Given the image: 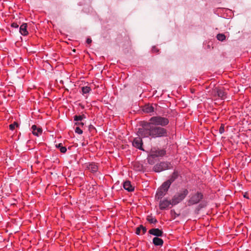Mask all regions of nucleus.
Returning <instances> with one entry per match:
<instances>
[{
	"label": "nucleus",
	"instance_id": "20e7f679",
	"mask_svg": "<svg viewBox=\"0 0 251 251\" xmlns=\"http://www.w3.org/2000/svg\"><path fill=\"white\" fill-rule=\"evenodd\" d=\"M168 164L166 162H163L156 164L153 167V170L155 172H160L168 169Z\"/></svg>",
	"mask_w": 251,
	"mask_h": 251
},
{
	"label": "nucleus",
	"instance_id": "5701e85b",
	"mask_svg": "<svg viewBox=\"0 0 251 251\" xmlns=\"http://www.w3.org/2000/svg\"><path fill=\"white\" fill-rule=\"evenodd\" d=\"M81 90L83 95H84L89 93L90 91L91 90V89L90 88V87L85 86L82 87Z\"/></svg>",
	"mask_w": 251,
	"mask_h": 251
},
{
	"label": "nucleus",
	"instance_id": "2eb2a0df",
	"mask_svg": "<svg viewBox=\"0 0 251 251\" xmlns=\"http://www.w3.org/2000/svg\"><path fill=\"white\" fill-rule=\"evenodd\" d=\"M171 184L172 183L171 182L168 180L161 185V186L160 187V188L161 190H163L166 192H167Z\"/></svg>",
	"mask_w": 251,
	"mask_h": 251
},
{
	"label": "nucleus",
	"instance_id": "f8f14e48",
	"mask_svg": "<svg viewBox=\"0 0 251 251\" xmlns=\"http://www.w3.org/2000/svg\"><path fill=\"white\" fill-rule=\"evenodd\" d=\"M86 167L88 170H89L93 173L97 172L98 170V167L97 165L93 162L87 164Z\"/></svg>",
	"mask_w": 251,
	"mask_h": 251
},
{
	"label": "nucleus",
	"instance_id": "0eeeda50",
	"mask_svg": "<svg viewBox=\"0 0 251 251\" xmlns=\"http://www.w3.org/2000/svg\"><path fill=\"white\" fill-rule=\"evenodd\" d=\"M170 205H172V200L169 201L166 199L160 200L159 202V208L161 210H165L168 208Z\"/></svg>",
	"mask_w": 251,
	"mask_h": 251
},
{
	"label": "nucleus",
	"instance_id": "423d86ee",
	"mask_svg": "<svg viewBox=\"0 0 251 251\" xmlns=\"http://www.w3.org/2000/svg\"><path fill=\"white\" fill-rule=\"evenodd\" d=\"M151 156H154L156 158L160 156H163L166 154V151L164 149H153L151 150Z\"/></svg>",
	"mask_w": 251,
	"mask_h": 251
},
{
	"label": "nucleus",
	"instance_id": "aec40b11",
	"mask_svg": "<svg viewBox=\"0 0 251 251\" xmlns=\"http://www.w3.org/2000/svg\"><path fill=\"white\" fill-rule=\"evenodd\" d=\"M74 118L75 121L79 122L81 121L84 119H85L86 116L84 114H82L81 115H75Z\"/></svg>",
	"mask_w": 251,
	"mask_h": 251
},
{
	"label": "nucleus",
	"instance_id": "72a5a7b5",
	"mask_svg": "<svg viewBox=\"0 0 251 251\" xmlns=\"http://www.w3.org/2000/svg\"><path fill=\"white\" fill-rule=\"evenodd\" d=\"M247 194H245L244 195V197H245V198H249L248 197H247Z\"/></svg>",
	"mask_w": 251,
	"mask_h": 251
},
{
	"label": "nucleus",
	"instance_id": "7ed1b4c3",
	"mask_svg": "<svg viewBox=\"0 0 251 251\" xmlns=\"http://www.w3.org/2000/svg\"><path fill=\"white\" fill-rule=\"evenodd\" d=\"M203 198V194L200 192H197L194 194H191L189 196V199L188 201V205L189 206L193 205L199 203Z\"/></svg>",
	"mask_w": 251,
	"mask_h": 251
},
{
	"label": "nucleus",
	"instance_id": "412c9836",
	"mask_svg": "<svg viewBox=\"0 0 251 251\" xmlns=\"http://www.w3.org/2000/svg\"><path fill=\"white\" fill-rule=\"evenodd\" d=\"M147 220L148 222H149L151 224H155L157 223V220L152 216H148L147 218Z\"/></svg>",
	"mask_w": 251,
	"mask_h": 251
},
{
	"label": "nucleus",
	"instance_id": "ddd939ff",
	"mask_svg": "<svg viewBox=\"0 0 251 251\" xmlns=\"http://www.w3.org/2000/svg\"><path fill=\"white\" fill-rule=\"evenodd\" d=\"M27 24H23L20 27V33L23 35L25 36L27 35L28 33L27 30Z\"/></svg>",
	"mask_w": 251,
	"mask_h": 251
},
{
	"label": "nucleus",
	"instance_id": "f3484780",
	"mask_svg": "<svg viewBox=\"0 0 251 251\" xmlns=\"http://www.w3.org/2000/svg\"><path fill=\"white\" fill-rule=\"evenodd\" d=\"M143 110L144 112L149 113L153 112L154 108L152 105L146 104L143 107Z\"/></svg>",
	"mask_w": 251,
	"mask_h": 251
},
{
	"label": "nucleus",
	"instance_id": "9d476101",
	"mask_svg": "<svg viewBox=\"0 0 251 251\" xmlns=\"http://www.w3.org/2000/svg\"><path fill=\"white\" fill-rule=\"evenodd\" d=\"M123 187L128 192H132L134 190V187L131 185L130 181L128 180L124 182Z\"/></svg>",
	"mask_w": 251,
	"mask_h": 251
},
{
	"label": "nucleus",
	"instance_id": "6e6552de",
	"mask_svg": "<svg viewBox=\"0 0 251 251\" xmlns=\"http://www.w3.org/2000/svg\"><path fill=\"white\" fill-rule=\"evenodd\" d=\"M149 233L156 236L155 237H162L163 234V231L159 228H151L149 230Z\"/></svg>",
	"mask_w": 251,
	"mask_h": 251
},
{
	"label": "nucleus",
	"instance_id": "39448f33",
	"mask_svg": "<svg viewBox=\"0 0 251 251\" xmlns=\"http://www.w3.org/2000/svg\"><path fill=\"white\" fill-rule=\"evenodd\" d=\"M139 137H136L134 139L132 142V145L134 147L140 150L144 151V149L142 147L143 145V141L141 138H143L141 136H139Z\"/></svg>",
	"mask_w": 251,
	"mask_h": 251
},
{
	"label": "nucleus",
	"instance_id": "bb28decb",
	"mask_svg": "<svg viewBox=\"0 0 251 251\" xmlns=\"http://www.w3.org/2000/svg\"><path fill=\"white\" fill-rule=\"evenodd\" d=\"M139 228H141V230L143 232V234H145L147 231V228L145 226H144L143 225H140L139 226Z\"/></svg>",
	"mask_w": 251,
	"mask_h": 251
},
{
	"label": "nucleus",
	"instance_id": "f257e3e1",
	"mask_svg": "<svg viewBox=\"0 0 251 251\" xmlns=\"http://www.w3.org/2000/svg\"><path fill=\"white\" fill-rule=\"evenodd\" d=\"M169 120L168 118L161 116L151 117L149 121H144L142 127L139 128L137 135L143 137L156 138L165 137L168 136V131L164 128L168 125Z\"/></svg>",
	"mask_w": 251,
	"mask_h": 251
},
{
	"label": "nucleus",
	"instance_id": "4be33fe9",
	"mask_svg": "<svg viewBox=\"0 0 251 251\" xmlns=\"http://www.w3.org/2000/svg\"><path fill=\"white\" fill-rule=\"evenodd\" d=\"M155 157L154 156H151V153L150 152V154L148 155L147 158L148 162L150 164H153L154 163V159L155 158Z\"/></svg>",
	"mask_w": 251,
	"mask_h": 251
},
{
	"label": "nucleus",
	"instance_id": "6ab92c4d",
	"mask_svg": "<svg viewBox=\"0 0 251 251\" xmlns=\"http://www.w3.org/2000/svg\"><path fill=\"white\" fill-rule=\"evenodd\" d=\"M56 147L57 148L59 149V150L62 153H65L67 151V149L65 147H63L62 146V143H59L58 144L56 145Z\"/></svg>",
	"mask_w": 251,
	"mask_h": 251
},
{
	"label": "nucleus",
	"instance_id": "9b49d317",
	"mask_svg": "<svg viewBox=\"0 0 251 251\" xmlns=\"http://www.w3.org/2000/svg\"><path fill=\"white\" fill-rule=\"evenodd\" d=\"M166 193L167 192L164 190H161L160 188H158L155 195V200L157 201L161 200L166 195Z\"/></svg>",
	"mask_w": 251,
	"mask_h": 251
},
{
	"label": "nucleus",
	"instance_id": "c756f323",
	"mask_svg": "<svg viewBox=\"0 0 251 251\" xmlns=\"http://www.w3.org/2000/svg\"><path fill=\"white\" fill-rule=\"evenodd\" d=\"M11 27H12L13 28H18L19 27V25L16 23H13L11 24Z\"/></svg>",
	"mask_w": 251,
	"mask_h": 251
},
{
	"label": "nucleus",
	"instance_id": "473e14b6",
	"mask_svg": "<svg viewBox=\"0 0 251 251\" xmlns=\"http://www.w3.org/2000/svg\"><path fill=\"white\" fill-rule=\"evenodd\" d=\"M92 42V40L90 38H87L86 40V43L88 44H90Z\"/></svg>",
	"mask_w": 251,
	"mask_h": 251
},
{
	"label": "nucleus",
	"instance_id": "4468645a",
	"mask_svg": "<svg viewBox=\"0 0 251 251\" xmlns=\"http://www.w3.org/2000/svg\"><path fill=\"white\" fill-rule=\"evenodd\" d=\"M153 244L156 246H162L163 244V240L158 237H154L152 239Z\"/></svg>",
	"mask_w": 251,
	"mask_h": 251
},
{
	"label": "nucleus",
	"instance_id": "1a4fd4ad",
	"mask_svg": "<svg viewBox=\"0 0 251 251\" xmlns=\"http://www.w3.org/2000/svg\"><path fill=\"white\" fill-rule=\"evenodd\" d=\"M32 132L33 135L39 136L42 133V129L41 128L37 127L36 125H33L31 127Z\"/></svg>",
	"mask_w": 251,
	"mask_h": 251
},
{
	"label": "nucleus",
	"instance_id": "7c9ffc66",
	"mask_svg": "<svg viewBox=\"0 0 251 251\" xmlns=\"http://www.w3.org/2000/svg\"><path fill=\"white\" fill-rule=\"evenodd\" d=\"M152 51L153 52H158V50H157L155 47H153L152 49Z\"/></svg>",
	"mask_w": 251,
	"mask_h": 251
},
{
	"label": "nucleus",
	"instance_id": "f03ea898",
	"mask_svg": "<svg viewBox=\"0 0 251 251\" xmlns=\"http://www.w3.org/2000/svg\"><path fill=\"white\" fill-rule=\"evenodd\" d=\"M188 193L189 192L187 189H183L180 191L179 192L175 195L172 198V205H175L179 203L185 198V197L188 195Z\"/></svg>",
	"mask_w": 251,
	"mask_h": 251
},
{
	"label": "nucleus",
	"instance_id": "dca6fc26",
	"mask_svg": "<svg viewBox=\"0 0 251 251\" xmlns=\"http://www.w3.org/2000/svg\"><path fill=\"white\" fill-rule=\"evenodd\" d=\"M217 94L218 97L221 100H225L226 98V94L223 89H218L217 90Z\"/></svg>",
	"mask_w": 251,
	"mask_h": 251
},
{
	"label": "nucleus",
	"instance_id": "cd10ccee",
	"mask_svg": "<svg viewBox=\"0 0 251 251\" xmlns=\"http://www.w3.org/2000/svg\"><path fill=\"white\" fill-rule=\"evenodd\" d=\"M224 131H225L224 126L223 125H222L219 128V132L220 134H222L224 132Z\"/></svg>",
	"mask_w": 251,
	"mask_h": 251
},
{
	"label": "nucleus",
	"instance_id": "c85d7f7f",
	"mask_svg": "<svg viewBox=\"0 0 251 251\" xmlns=\"http://www.w3.org/2000/svg\"><path fill=\"white\" fill-rule=\"evenodd\" d=\"M141 230V228H139V226L137 227L136 229V234L137 235H140Z\"/></svg>",
	"mask_w": 251,
	"mask_h": 251
},
{
	"label": "nucleus",
	"instance_id": "a211bd4d",
	"mask_svg": "<svg viewBox=\"0 0 251 251\" xmlns=\"http://www.w3.org/2000/svg\"><path fill=\"white\" fill-rule=\"evenodd\" d=\"M178 176V173L176 171H175L173 173L172 176H171L169 179H168V180L170 181L171 182V183H172L173 182H174L175 181V180L177 178Z\"/></svg>",
	"mask_w": 251,
	"mask_h": 251
},
{
	"label": "nucleus",
	"instance_id": "b1692460",
	"mask_svg": "<svg viewBox=\"0 0 251 251\" xmlns=\"http://www.w3.org/2000/svg\"><path fill=\"white\" fill-rule=\"evenodd\" d=\"M217 39L220 41H223L226 39V36L224 34H218L217 35Z\"/></svg>",
	"mask_w": 251,
	"mask_h": 251
},
{
	"label": "nucleus",
	"instance_id": "2f4dec72",
	"mask_svg": "<svg viewBox=\"0 0 251 251\" xmlns=\"http://www.w3.org/2000/svg\"><path fill=\"white\" fill-rule=\"evenodd\" d=\"M75 125H77L78 126H83L84 125V124L82 122H77L75 123Z\"/></svg>",
	"mask_w": 251,
	"mask_h": 251
},
{
	"label": "nucleus",
	"instance_id": "a878e982",
	"mask_svg": "<svg viewBox=\"0 0 251 251\" xmlns=\"http://www.w3.org/2000/svg\"><path fill=\"white\" fill-rule=\"evenodd\" d=\"M75 132L78 134H81L83 132V131L80 129L79 127H76L75 129Z\"/></svg>",
	"mask_w": 251,
	"mask_h": 251
},
{
	"label": "nucleus",
	"instance_id": "393cba45",
	"mask_svg": "<svg viewBox=\"0 0 251 251\" xmlns=\"http://www.w3.org/2000/svg\"><path fill=\"white\" fill-rule=\"evenodd\" d=\"M18 126V124L16 122H14L13 124H12L9 125V129L11 130H13L15 129L16 127H17Z\"/></svg>",
	"mask_w": 251,
	"mask_h": 251
}]
</instances>
